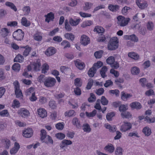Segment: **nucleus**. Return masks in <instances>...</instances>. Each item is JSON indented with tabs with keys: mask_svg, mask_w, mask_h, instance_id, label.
Returning a JSON list of instances; mask_svg holds the SVG:
<instances>
[{
	"mask_svg": "<svg viewBox=\"0 0 155 155\" xmlns=\"http://www.w3.org/2000/svg\"><path fill=\"white\" fill-rule=\"evenodd\" d=\"M40 139L42 143L48 144H52L53 141L51 137L49 135H47V133L45 130L42 129L41 130Z\"/></svg>",
	"mask_w": 155,
	"mask_h": 155,
	"instance_id": "f257e3e1",
	"label": "nucleus"
},
{
	"mask_svg": "<svg viewBox=\"0 0 155 155\" xmlns=\"http://www.w3.org/2000/svg\"><path fill=\"white\" fill-rule=\"evenodd\" d=\"M41 64V61L38 59L31 63L27 67V69L29 71L32 70L37 71L40 70Z\"/></svg>",
	"mask_w": 155,
	"mask_h": 155,
	"instance_id": "f03ea898",
	"label": "nucleus"
},
{
	"mask_svg": "<svg viewBox=\"0 0 155 155\" xmlns=\"http://www.w3.org/2000/svg\"><path fill=\"white\" fill-rule=\"evenodd\" d=\"M118 41L116 37H113L111 38L108 45V48L109 50H113L117 49L118 46Z\"/></svg>",
	"mask_w": 155,
	"mask_h": 155,
	"instance_id": "7ed1b4c3",
	"label": "nucleus"
},
{
	"mask_svg": "<svg viewBox=\"0 0 155 155\" xmlns=\"http://www.w3.org/2000/svg\"><path fill=\"white\" fill-rule=\"evenodd\" d=\"M117 24L122 27L127 25L130 20L129 18H125L124 16L120 15L117 17Z\"/></svg>",
	"mask_w": 155,
	"mask_h": 155,
	"instance_id": "20e7f679",
	"label": "nucleus"
},
{
	"mask_svg": "<svg viewBox=\"0 0 155 155\" xmlns=\"http://www.w3.org/2000/svg\"><path fill=\"white\" fill-rule=\"evenodd\" d=\"M56 82V80L54 78L51 77H46L44 82V85L47 87H53Z\"/></svg>",
	"mask_w": 155,
	"mask_h": 155,
	"instance_id": "39448f33",
	"label": "nucleus"
},
{
	"mask_svg": "<svg viewBox=\"0 0 155 155\" xmlns=\"http://www.w3.org/2000/svg\"><path fill=\"white\" fill-rule=\"evenodd\" d=\"M24 32L21 29H18L14 31L13 34V37L14 39L17 40H21L24 37Z\"/></svg>",
	"mask_w": 155,
	"mask_h": 155,
	"instance_id": "423d86ee",
	"label": "nucleus"
},
{
	"mask_svg": "<svg viewBox=\"0 0 155 155\" xmlns=\"http://www.w3.org/2000/svg\"><path fill=\"white\" fill-rule=\"evenodd\" d=\"M131 128L132 125L130 123L124 122L120 126V130L122 132H125L130 130Z\"/></svg>",
	"mask_w": 155,
	"mask_h": 155,
	"instance_id": "0eeeda50",
	"label": "nucleus"
},
{
	"mask_svg": "<svg viewBox=\"0 0 155 155\" xmlns=\"http://www.w3.org/2000/svg\"><path fill=\"white\" fill-rule=\"evenodd\" d=\"M33 130L31 128H27L23 131L22 135L26 138H30L33 134Z\"/></svg>",
	"mask_w": 155,
	"mask_h": 155,
	"instance_id": "6e6552de",
	"label": "nucleus"
},
{
	"mask_svg": "<svg viewBox=\"0 0 155 155\" xmlns=\"http://www.w3.org/2000/svg\"><path fill=\"white\" fill-rule=\"evenodd\" d=\"M81 19L79 18L74 17V18H70L69 19V23L71 26H76L80 23Z\"/></svg>",
	"mask_w": 155,
	"mask_h": 155,
	"instance_id": "1a4fd4ad",
	"label": "nucleus"
},
{
	"mask_svg": "<svg viewBox=\"0 0 155 155\" xmlns=\"http://www.w3.org/2000/svg\"><path fill=\"white\" fill-rule=\"evenodd\" d=\"M18 114L23 117H26L29 115L30 113L28 110L25 108H21L17 112Z\"/></svg>",
	"mask_w": 155,
	"mask_h": 155,
	"instance_id": "9d476101",
	"label": "nucleus"
},
{
	"mask_svg": "<svg viewBox=\"0 0 155 155\" xmlns=\"http://www.w3.org/2000/svg\"><path fill=\"white\" fill-rule=\"evenodd\" d=\"M104 150L107 152L110 153H113L115 150L114 146L111 143L107 144L104 147Z\"/></svg>",
	"mask_w": 155,
	"mask_h": 155,
	"instance_id": "9b49d317",
	"label": "nucleus"
},
{
	"mask_svg": "<svg viewBox=\"0 0 155 155\" xmlns=\"http://www.w3.org/2000/svg\"><path fill=\"white\" fill-rule=\"evenodd\" d=\"M90 39L87 35H83L81 36V43L84 46H86L90 43Z\"/></svg>",
	"mask_w": 155,
	"mask_h": 155,
	"instance_id": "f8f14e48",
	"label": "nucleus"
},
{
	"mask_svg": "<svg viewBox=\"0 0 155 155\" xmlns=\"http://www.w3.org/2000/svg\"><path fill=\"white\" fill-rule=\"evenodd\" d=\"M136 2L139 8L141 9H144L147 6L146 1L144 0H136Z\"/></svg>",
	"mask_w": 155,
	"mask_h": 155,
	"instance_id": "ddd939ff",
	"label": "nucleus"
},
{
	"mask_svg": "<svg viewBox=\"0 0 155 155\" xmlns=\"http://www.w3.org/2000/svg\"><path fill=\"white\" fill-rule=\"evenodd\" d=\"M37 113L39 116L42 118L46 117L47 115L46 110L42 108L38 109L37 110Z\"/></svg>",
	"mask_w": 155,
	"mask_h": 155,
	"instance_id": "4468645a",
	"label": "nucleus"
},
{
	"mask_svg": "<svg viewBox=\"0 0 155 155\" xmlns=\"http://www.w3.org/2000/svg\"><path fill=\"white\" fill-rule=\"evenodd\" d=\"M73 125L76 128L80 129L81 127V125L80 124V122L79 119L76 117L73 118L71 121Z\"/></svg>",
	"mask_w": 155,
	"mask_h": 155,
	"instance_id": "2eb2a0df",
	"label": "nucleus"
},
{
	"mask_svg": "<svg viewBox=\"0 0 155 155\" xmlns=\"http://www.w3.org/2000/svg\"><path fill=\"white\" fill-rule=\"evenodd\" d=\"M1 34L2 37H6L10 34V30L5 28H2Z\"/></svg>",
	"mask_w": 155,
	"mask_h": 155,
	"instance_id": "dca6fc26",
	"label": "nucleus"
},
{
	"mask_svg": "<svg viewBox=\"0 0 155 155\" xmlns=\"http://www.w3.org/2000/svg\"><path fill=\"white\" fill-rule=\"evenodd\" d=\"M56 49L53 47H50L48 48L45 51V54L48 56H50L56 53Z\"/></svg>",
	"mask_w": 155,
	"mask_h": 155,
	"instance_id": "f3484780",
	"label": "nucleus"
},
{
	"mask_svg": "<svg viewBox=\"0 0 155 155\" xmlns=\"http://www.w3.org/2000/svg\"><path fill=\"white\" fill-rule=\"evenodd\" d=\"M133 95L132 94H128L122 91L121 93V99L124 101H127L128 99L131 98Z\"/></svg>",
	"mask_w": 155,
	"mask_h": 155,
	"instance_id": "a211bd4d",
	"label": "nucleus"
},
{
	"mask_svg": "<svg viewBox=\"0 0 155 155\" xmlns=\"http://www.w3.org/2000/svg\"><path fill=\"white\" fill-rule=\"evenodd\" d=\"M45 21L49 23L50 21H52L54 18V15L52 12L48 13L45 15Z\"/></svg>",
	"mask_w": 155,
	"mask_h": 155,
	"instance_id": "6ab92c4d",
	"label": "nucleus"
},
{
	"mask_svg": "<svg viewBox=\"0 0 155 155\" xmlns=\"http://www.w3.org/2000/svg\"><path fill=\"white\" fill-rule=\"evenodd\" d=\"M128 56L129 57L136 61L138 60L140 58L139 55L137 53L134 52L128 53Z\"/></svg>",
	"mask_w": 155,
	"mask_h": 155,
	"instance_id": "aec40b11",
	"label": "nucleus"
},
{
	"mask_svg": "<svg viewBox=\"0 0 155 155\" xmlns=\"http://www.w3.org/2000/svg\"><path fill=\"white\" fill-rule=\"evenodd\" d=\"M124 38L126 39L130 40L134 42H137L138 40V38L134 35H125Z\"/></svg>",
	"mask_w": 155,
	"mask_h": 155,
	"instance_id": "412c9836",
	"label": "nucleus"
},
{
	"mask_svg": "<svg viewBox=\"0 0 155 155\" xmlns=\"http://www.w3.org/2000/svg\"><path fill=\"white\" fill-rule=\"evenodd\" d=\"M2 141L6 149H8L10 147L11 142L9 139L7 138L3 139L2 140Z\"/></svg>",
	"mask_w": 155,
	"mask_h": 155,
	"instance_id": "4be33fe9",
	"label": "nucleus"
},
{
	"mask_svg": "<svg viewBox=\"0 0 155 155\" xmlns=\"http://www.w3.org/2000/svg\"><path fill=\"white\" fill-rule=\"evenodd\" d=\"M104 126L111 132H114L116 131V126L115 125L111 126L110 124L107 123L104 124Z\"/></svg>",
	"mask_w": 155,
	"mask_h": 155,
	"instance_id": "5701e85b",
	"label": "nucleus"
},
{
	"mask_svg": "<svg viewBox=\"0 0 155 155\" xmlns=\"http://www.w3.org/2000/svg\"><path fill=\"white\" fill-rule=\"evenodd\" d=\"M76 67L80 70L83 69L84 67V64L79 60L74 61Z\"/></svg>",
	"mask_w": 155,
	"mask_h": 155,
	"instance_id": "b1692460",
	"label": "nucleus"
},
{
	"mask_svg": "<svg viewBox=\"0 0 155 155\" xmlns=\"http://www.w3.org/2000/svg\"><path fill=\"white\" fill-rule=\"evenodd\" d=\"M142 132L147 137L150 136L152 133L151 129L147 126L144 127L143 129Z\"/></svg>",
	"mask_w": 155,
	"mask_h": 155,
	"instance_id": "393cba45",
	"label": "nucleus"
},
{
	"mask_svg": "<svg viewBox=\"0 0 155 155\" xmlns=\"http://www.w3.org/2000/svg\"><path fill=\"white\" fill-rule=\"evenodd\" d=\"M5 5L11 8L15 12H16L17 10L16 7L14 4L11 2L7 1L5 3Z\"/></svg>",
	"mask_w": 155,
	"mask_h": 155,
	"instance_id": "a878e982",
	"label": "nucleus"
},
{
	"mask_svg": "<svg viewBox=\"0 0 155 155\" xmlns=\"http://www.w3.org/2000/svg\"><path fill=\"white\" fill-rule=\"evenodd\" d=\"M21 10L23 11L24 15L27 16L30 12L31 8L29 6H25L22 7Z\"/></svg>",
	"mask_w": 155,
	"mask_h": 155,
	"instance_id": "bb28decb",
	"label": "nucleus"
},
{
	"mask_svg": "<svg viewBox=\"0 0 155 155\" xmlns=\"http://www.w3.org/2000/svg\"><path fill=\"white\" fill-rule=\"evenodd\" d=\"M130 107L132 108L139 109L141 108V105L140 104L137 102H134L130 104Z\"/></svg>",
	"mask_w": 155,
	"mask_h": 155,
	"instance_id": "cd10ccee",
	"label": "nucleus"
},
{
	"mask_svg": "<svg viewBox=\"0 0 155 155\" xmlns=\"http://www.w3.org/2000/svg\"><path fill=\"white\" fill-rule=\"evenodd\" d=\"M21 23L22 25L25 27H28L30 25V22L28 21L25 17H23L21 19Z\"/></svg>",
	"mask_w": 155,
	"mask_h": 155,
	"instance_id": "c85d7f7f",
	"label": "nucleus"
},
{
	"mask_svg": "<svg viewBox=\"0 0 155 155\" xmlns=\"http://www.w3.org/2000/svg\"><path fill=\"white\" fill-rule=\"evenodd\" d=\"M64 36L66 39L71 41H74L75 38L74 35L72 33H66Z\"/></svg>",
	"mask_w": 155,
	"mask_h": 155,
	"instance_id": "c756f323",
	"label": "nucleus"
},
{
	"mask_svg": "<svg viewBox=\"0 0 155 155\" xmlns=\"http://www.w3.org/2000/svg\"><path fill=\"white\" fill-rule=\"evenodd\" d=\"M15 94L16 95V97L20 99H23V96L20 89L15 90Z\"/></svg>",
	"mask_w": 155,
	"mask_h": 155,
	"instance_id": "7c9ffc66",
	"label": "nucleus"
},
{
	"mask_svg": "<svg viewBox=\"0 0 155 155\" xmlns=\"http://www.w3.org/2000/svg\"><path fill=\"white\" fill-rule=\"evenodd\" d=\"M131 72L133 75H137L140 72V70L138 67L136 66L133 67L131 68Z\"/></svg>",
	"mask_w": 155,
	"mask_h": 155,
	"instance_id": "2f4dec72",
	"label": "nucleus"
},
{
	"mask_svg": "<svg viewBox=\"0 0 155 155\" xmlns=\"http://www.w3.org/2000/svg\"><path fill=\"white\" fill-rule=\"evenodd\" d=\"M60 70L62 73H67L68 72L71 71V69L70 68L67 66H62L60 67Z\"/></svg>",
	"mask_w": 155,
	"mask_h": 155,
	"instance_id": "473e14b6",
	"label": "nucleus"
},
{
	"mask_svg": "<svg viewBox=\"0 0 155 155\" xmlns=\"http://www.w3.org/2000/svg\"><path fill=\"white\" fill-rule=\"evenodd\" d=\"M82 128L85 132L88 133L91 131V128L90 125L87 124H84L82 126Z\"/></svg>",
	"mask_w": 155,
	"mask_h": 155,
	"instance_id": "72a5a7b5",
	"label": "nucleus"
},
{
	"mask_svg": "<svg viewBox=\"0 0 155 155\" xmlns=\"http://www.w3.org/2000/svg\"><path fill=\"white\" fill-rule=\"evenodd\" d=\"M114 151L115 155H122L124 151L122 148L120 147H117Z\"/></svg>",
	"mask_w": 155,
	"mask_h": 155,
	"instance_id": "f704fd0d",
	"label": "nucleus"
},
{
	"mask_svg": "<svg viewBox=\"0 0 155 155\" xmlns=\"http://www.w3.org/2000/svg\"><path fill=\"white\" fill-rule=\"evenodd\" d=\"M93 24L92 21L91 20H87L83 21L81 24V27L85 28L87 26H90Z\"/></svg>",
	"mask_w": 155,
	"mask_h": 155,
	"instance_id": "c9c22d12",
	"label": "nucleus"
},
{
	"mask_svg": "<svg viewBox=\"0 0 155 155\" xmlns=\"http://www.w3.org/2000/svg\"><path fill=\"white\" fill-rule=\"evenodd\" d=\"M64 114L65 116L71 117L75 116L76 113L74 110H70L68 111H66Z\"/></svg>",
	"mask_w": 155,
	"mask_h": 155,
	"instance_id": "e433bc0d",
	"label": "nucleus"
},
{
	"mask_svg": "<svg viewBox=\"0 0 155 155\" xmlns=\"http://www.w3.org/2000/svg\"><path fill=\"white\" fill-rule=\"evenodd\" d=\"M24 59L23 57L21 55L18 54L15 58L14 61L15 62L21 63L23 61Z\"/></svg>",
	"mask_w": 155,
	"mask_h": 155,
	"instance_id": "4c0bfd02",
	"label": "nucleus"
},
{
	"mask_svg": "<svg viewBox=\"0 0 155 155\" xmlns=\"http://www.w3.org/2000/svg\"><path fill=\"white\" fill-rule=\"evenodd\" d=\"M20 106V103L17 100H14L12 104V107L14 108H18Z\"/></svg>",
	"mask_w": 155,
	"mask_h": 155,
	"instance_id": "58836bf2",
	"label": "nucleus"
},
{
	"mask_svg": "<svg viewBox=\"0 0 155 155\" xmlns=\"http://www.w3.org/2000/svg\"><path fill=\"white\" fill-rule=\"evenodd\" d=\"M34 39L38 41H41L42 39V36L41 33L38 32L34 35Z\"/></svg>",
	"mask_w": 155,
	"mask_h": 155,
	"instance_id": "ea45409f",
	"label": "nucleus"
},
{
	"mask_svg": "<svg viewBox=\"0 0 155 155\" xmlns=\"http://www.w3.org/2000/svg\"><path fill=\"white\" fill-rule=\"evenodd\" d=\"M107 69L106 67L104 66L101 69L100 71V73L102 77L104 78L106 77V73L107 71Z\"/></svg>",
	"mask_w": 155,
	"mask_h": 155,
	"instance_id": "a19ab883",
	"label": "nucleus"
},
{
	"mask_svg": "<svg viewBox=\"0 0 155 155\" xmlns=\"http://www.w3.org/2000/svg\"><path fill=\"white\" fill-rule=\"evenodd\" d=\"M23 48L25 49V50L23 52V54L25 56H27L29 54V52L31 51L30 48L28 46L26 47H23Z\"/></svg>",
	"mask_w": 155,
	"mask_h": 155,
	"instance_id": "79ce46f5",
	"label": "nucleus"
},
{
	"mask_svg": "<svg viewBox=\"0 0 155 155\" xmlns=\"http://www.w3.org/2000/svg\"><path fill=\"white\" fill-rule=\"evenodd\" d=\"M96 69L94 67H93L91 68L88 72V75L90 77H93L94 76V74L96 73Z\"/></svg>",
	"mask_w": 155,
	"mask_h": 155,
	"instance_id": "37998d69",
	"label": "nucleus"
},
{
	"mask_svg": "<svg viewBox=\"0 0 155 155\" xmlns=\"http://www.w3.org/2000/svg\"><path fill=\"white\" fill-rule=\"evenodd\" d=\"M108 8L110 10L114 12L117 11L119 9V6L117 5H110L108 6Z\"/></svg>",
	"mask_w": 155,
	"mask_h": 155,
	"instance_id": "c03bdc74",
	"label": "nucleus"
},
{
	"mask_svg": "<svg viewBox=\"0 0 155 155\" xmlns=\"http://www.w3.org/2000/svg\"><path fill=\"white\" fill-rule=\"evenodd\" d=\"M49 68V66L47 64H43L42 66V73L44 74L46 73L48 71Z\"/></svg>",
	"mask_w": 155,
	"mask_h": 155,
	"instance_id": "a18cd8bd",
	"label": "nucleus"
},
{
	"mask_svg": "<svg viewBox=\"0 0 155 155\" xmlns=\"http://www.w3.org/2000/svg\"><path fill=\"white\" fill-rule=\"evenodd\" d=\"M121 115L123 118H129L131 117V114L128 112H121Z\"/></svg>",
	"mask_w": 155,
	"mask_h": 155,
	"instance_id": "49530a36",
	"label": "nucleus"
},
{
	"mask_svg": "<svg viewBox=\"0 0 155 155\" xmlns=\"http://www.w3.org/2000/svg\"><path fill=\"white\" fill-rule=\"evenodd\" d=\"M94 31H96L98 33H103L104 31V29L102 27L100 26H96L94 29Z\"/></svg>",
	"mask_w": 155,
	"mask_h": 155,
	"instance_id": "de8ad7c7",
	"label": "nucleus"
},
{
	"mask_svg": "<svg viewBox=\"0 0 155 155\" xmlns=\"http://www.w3.org/2000/svg\"><path fill=\"white\" fill-rule=\"evenodd\" d=\"M64 24L65 28L66 30L68 31H71L72 29V28L71 25H70V24H69L68 20H65Z\"/></svg>",
	"mask_w": 155,
	"mask_h": 155,
	"instance_id": "09e8293b",
	"label": "nucleus"
},
{
	"mask_svg": "<svg viewBox=\"0 0 155 155\" xmlns=\"http://www.w3.org/2000/svg\"><path fill=\"white\" fill-rule=\"evenodd\" d=\"M46 77H45L44 75L41 74L38 77L37 80L38 81L41 83H44V82L46 79Z\"/></svg>",
	"mask_w": 155,
	"mask_h": 155,
	"instance_id": "8fccbe9b",
	"label": "nucleus"
},
{
	"mask_svg": "<svg viewBox=\"0 0 155 155\" xmlns=\"http://www.w3.org/2000/svg\"><path fill=\"white\" fill-rule=\"evenodd\" d=\"M12 69L16 71H18L20 68V64L18 63H15L12 67Z\"/></svg>",
	"mask_w": 155,
	"mask_h": 155,
	"instance_id": "3c124183",
	"label": "nucleus"
},
{
	"mask_svg": "<svg viewBox=\"0 0 155 155\" xmlns=\"http://www.w3.org/2000/svg\"><path fill=\"white\" fill-rule=\"evenodd\" d=\"M92 4L90 3L86 2L85 3L84 5L83 6V9L85 11L90 9L92 7Z\"/></svg>",
	"mask_w": 155,
	"mask_h": 155,
	"instance_id": "603ef678",
	"label": "nucleus"
},
{
	"mask_svg": "<svg viewBox=\"0 0 155 155\" xmlns=\"http://www.w3.org/2000/svg\"><path fill=\"white\" fill-rule=\"evenodd\" d=\"M127 104H121L119 107V110L122 112H124L127 110Z\"/></svg>",
	"mask_w": 155,
	"mask_h": 155,
	"instance_id": "864d4df0",
	"label": "nucleus"
},
{
	"mask_svg": "<svg viewBox=\"0 0 155 155\" xmlns=\"http://www.w3.org/2000/svg\"><path fill=\"white\" fill-rule=\"evenodd\" d=\"M150 66V61L149 60L145 61L142 64V67L144 69H146L149 67Z\"/></svg>",
	"mask_w": 155,
	"mask_h": 155,
	"instance_id": "5fc2aeb1",
	"label": "nucleus"
},
{
	"mask_svg": "<svg viewBox=\"0 0 155 155\" xmlns=\"http://www.w3.org/2000/svg\"><path fill=\"white\" fill-rule=\"evenodd\" d=\"M147 29L149 31H152L153 30L154 27L153 23L149 21L147 25Z\"/></svg>",
	"mask_w": 155,
	"mask_h": 155,
	"instance_id": "6e6d98bb",
	"label": "nucleus"
},
{
	"mask_svg": "<svg viewBox=\"0 0 155 155\" xmlns=\"http://www.w3.org/2000/svg\"><path fill=\"white\" fill-rule=\"evenodd\" d=\"M47 101V99L46 97L41 96H40L39 98V102L41 104H43Z\"/></svg>",
	"mask_w": 155,
	"mask_h": 155,
	"instance_id": "4d7b16f0",
	"label": "nucleus"
},
{
	"mask_svg": "<svg viewBox=\"0 0 155 155\" xmlns=\"http://www.w3.org/2000/svg\"><path fill=\"white\" fill-rule=\"evenodd\" d=\"M78 3L77 0H70L68 5L71 7H74L77 5Z\"/></svg>",
	"mask_w": 155,
	"mask_h": 155,
	"instance_id": "13d9d810",
	"label": "nucleus"
},
{
	"mask_svg": "<svg viewBox=\"0 0 155 155\" xmlns=\"http://www.w3.org/2000/svg\"><path fill=\"white\" fill-rule=\"evenodd\" d=\"M115 115V113L114 112L108 113L106 116L107 119L108 121L111 120L112 118Z\"/></svg>",
	"mask_w": 155,
	"mask_h": 155,
	"instance_id": "bf43d9fd",
	"label": "nucleus"
},
{
	"mask_svg": "<svg viewBox=\"0 0 155 155\" xmlns=\"http://www.w3.org/2000/svg\"><path fill=\"white\" fill-rule=\"evenodd\" d=\"M61 45L64 47V48H69L71 45L69 42L67 41L64 40L61 43Z\"/></svg>",
	"mask_w": 155,
	"mask_h": 155,
	"instance_id": "052dcab7",
	"label": "nucleus"
},
{
	"mask_svg": "<svg viewBox=\"0 0 155 155\" xmlns=\"http://www.w3.org/2000/svg\"><path fill=\"white\" fill-rule=\"evenodd\" d=\"M79 14L81 17L84 18L90 17L92 16L90 14L84 12H79Z\"/></svg>",
	"mask_w": 155,
	"mask_h": 155,
	"instance_id": "680f3d73",
	"label": "nucleus"
},
{
	"mask_svg": "<svg viewBox=\"0 0 155 155\" xmlns=\"http://www.w3.org/2000/svg\"><path fill=\"white\" fill-rule=\"evenodd\" d=\"M0 115L1 116L5 117H8L9 116L7 110H4L0 112Z\"/></svg>",
	"mask_w": 155,
	"mask_h": 155,
	"instance_id": "e2e57ef3",
	"label": "nucleus"
},
{
	"mask_svg": "<svg viewBox=\"0 0 155 155\" xmlns=\"http://www.w3.org/2000/svg\"><path fill=\"white\" fill-rule=\"evenodd\" d=\"M103 53V51L102 50L96 51L94 54V55L96 58H100Z\"/></svg>",
	"mask_w": 155,
	"mask_h": 155,
	"instance_id": "0e129e2a",
	"label": "nucleus"
},
{
	"mask_svg": "<svg viewBox=\"0 0 155 155\" xmlns=\"http://www.w3.org/2000/svg\"><path fill=\"white\" fill-rule=\"evenodd\" d=\"M64 124L63 122L58 123L55 125V127L57 129L59 130H62L64 127Z\"/></svg>",
	"mask_w": 155,
	"mask_h": 155,
	"instance_id": "69168bd1",
	"label": "nucleus"
},
{
	"mask_svg": "<svg viewBox=\"0 0 155 155\" xmlns=\"http://www.w3.org/2000/svg\"><path fill=\"white\" fill-rule=\"evenodd\" d=\"M55 137L58 139L62 140L65 138V135L63 133H58L55 134Z\"/></svg>",
	"mask_w": 155,
	"mask_h": 155,
	"instance_id": "338daca9",
	"label": "nucleus"
},
{
	"mask_svg": "<svg viewBox=\"0 0 155 155\" xmlns=\"http://www.w3.org/2000/svg\"><path fill=\"white\" fill-rule=\"evenodd\" d=\"M107 63L109 64H112L114 62V58L113 56L108 57L106 60Z\"/></svg>",
	"mask_w": 155,
	"mask_h": 155,
	"instance_id": "774afa93",
	"label": "nucleus"
}]
</instances>
